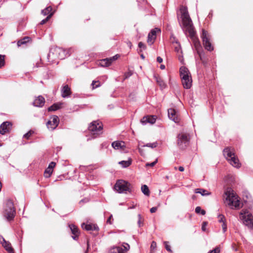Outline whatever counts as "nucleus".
Wrapping results in <instances>:
<instances>
[{"label":"nucleus","mask_w":253,"mask_h":253,"mask_svg":"<svg viewBox=\"0 0 253 253\" xmlns=\"http://www.w3.org/2000/svg\"><path fill=\"white\" fill-rule=\"evenodd\" d=\"M180 11L181 13L182 24L180 25L182 28L184 29L186 32H188L189 36L192 39L195 48L199 55L200 58L202 60L203 50L202 46L199 39L195 37L196 32L193 25L192 21L189 15L186 7L181 6L180 8Z\"/></svg>","instance_id":"1"},{"label":"nucleus","mask_w":253,"mask_h":253,"mask_svg":"<svg viewBox=\"0 0 253 253\" xmlns=\"http://www.w3.org/2000/svg\"><path fill=\"white\" fill-rule=\"evenodd\" d=\"M190 136L185 129L181 130L177 136V144L179 149H185L189 145Z\"/></svg>","instance_id":"2"},{"label":"nucleus","mask_w":253,"mask_h":253,"mask_svg":"<svg viewBox=\"0 0 253 253\" xmlns=\"http://www.w3.org/2000/svg\"><path fill=\"white\" fill-rule=\"evenodd\" d=\"M223 155L227 160L234 167L239 168L241 167L239 159L236 157L233 149L227 147L223 151Z\"/></svg>","instance_id":"3"},{"label":"nucleus","mask_w":253,"mask_h":253,"mask_svg":"<svg viewBox=\"0 0 253 253\" xmlns=\"http://www.w3.org/2000/svg\"><path fill=\"white\" fill-rule=\"evenodd\" d=\"M15 215L14 205L11 200H7L4 205L3 216L7 220H12Z\"/></svg>","instance_id":"4"},{"label":"nucleus","mask_w":253,"mask_h":253,"mask_svg":"<svg viewBox=\"0 0 253 253\" xmlns=\"http://www.w3.org/2000/svg\"><path fill=\"white\" fill-rule=\"evenodd\" d=\"M225 194L227 196L226 201L228 205L231 208H240V201L238 199V196L233 191L230 190H227L225 192Z\"/></svg>","instance_id":"5"},{"label":"nucleus","mask_w":253,"mask_h":253,"mask_svg":"<svg viewBox=\"0 0 253 253\" xmlns=\"http://www.w3.org/2000/svg\"><path fill=\"white\" fill-rule=\"evenodd\" d=\"M114 189L119 193H126L127 192H130V184L122 179L118 180Z\"/></svg>","instance_id":"6"},{"label":"nucleus","mask_w":253,"mask_h":253,"mask_svg":"<svg viewBox=\"0 0 253 253\" xmlns=\"http://www.w3.org/2000/svg\"><path fill=\"white\" fill-rule=\"evenodd\" d=\"M88 130L94 137H96L102 133L103 125L98 121H93L88 126Z\"/></svg>","instance_id":"7"},{"label":"nucleus","mask_w":253,"mask_h":253,"mask_svg":"<svg viewBox=\"0 0 253 253\" xmlns=\"http://www.w3.org/2000/svg\"><path fill=\"white\" fill-rule=\"evenodd\" d=\"M240 218L246 226L253 229V215L251 213L243 210L240 212Z\"/></svg>","instance_id":"8"},{"label":"nucleus","mask_w":253,"mask_h":253,"mask_svg":"<svg viewBox=\"0 0 253 253\" xmlns=\"http://www.w3.org/2000/svg\"><path fill=\"white\" fill-rule=\"evenodd\" d=\"M209 37L208 32L204 29H202L201 38L202 39L203 44L206 49L211 51L213 50V47L211 45Z\"/></svg>","instance_id":"9"},{"label":"nucleus","mask_w":253,"mask_h":253,"mask_svg":"<svg viewBox=\"0 0 253 253\" xmlns=\"http://www.w3.org/2000/svg\"><path fill=\"white\" fill-rule=\"evenodd\" d=\"M66 50L63 48L59 47H53L50 48L48 56H50L52 55L56 54L58 58L62 59L66 57Z\"/></svg>","instance_id":"10"},{"label":"nucleus","mask_w":253,"mask_h":253,"mask_svg":"<svg viewBox=\"0 0 253 253\" xmlns=\"http://www.w3.org/2000/svg\"><path fill=\"white\" fill-rule=\"evenodd\" d=\"M59 119L57 116L53 115L50 117V119L46 123V126L50 130H54L58 126Z\"/></svg>","instance_id":"11"},{"label":"nucleus","mask_w":253,"mask_h":253,"mask_svg":"<svg viewBox=\"0 0 253 253\" xmlns=\"http://www.w3.org/2000/svg\"><path fill=\"white\" fill-rule=\"evenodd\" d=\"M0 243L8 253H14V250L9 241H6L2 236L0 235Z\"/></svg>","instance_id":"12"},{"label":"nucleus","mask_w":253,"mask_h":253,"mask_svg":"<svg viewBox=\"0 0 253 253\" xmlns=\"http://www.w3.org/2000/svg\"><path fill=\"white\" fill-rule=\"evenodd\" d=\"M119 56L118 54H116L112 57L103 59L100 60L99 64L103 67H108L111 65L113 61L117 60Z\"/></svg>","instance_id":"13"},{"label":"nucleus","mask_w":253,"mask_h":253,"mask_svg":"<svg viewBox=\"0 0 253 253\" xmlns=\"http://www.w3.org/2000/svg\"><path fill=\"white\" fill-rule=\"evenodd\" d=\"M168 117L169 118L172 120L175 123L179 122V118H178L177 113L176 111L172 108L168 109Z\"/></svg>","instance_id":"14"},{"label":"nucleus","mask_w":253,"mask_h":253,"mask_svg":"<svg viewBox=\"0 0 253 253\" xmlns=\"http://www.w3.org/2000/svg\"><path fill=\"white\" fill-rule=\"evenodd\" d=\"M11 124L9 122H3L0 126V133L1 134H4L6 132H8L10 129Z\"/></svg>","instance_id":"15"},{"label":"nucleus","mask_w":253,"mask_h":253,"mask_svg":"<svg viewBox=\"0 0 253 253\" xmlns=\"http://www.w3.org/2000/svg\"><path fill=\"white\" fill-rule=\"evenodd\" d=\"M45 103V99L43 97L42 95H39L37 98H36L34 102H33V104L34 106L37 107H42Z\"/></svg>","instance_id":"16"},{"label":"nucleus","mask_w":253,"mask_h":253,"mask_svg":"<svg viewBox=\"0 0 253 253\" xmlns=\"http://www.w3.org/2000/svg\"><path fill=\"white\" fill-rule=\"evenodd\" d=\"M182 85L184 88L189 89L192 86L191 77H182L181 78Z\"/></svg>","instance_id":"17"},{"label":"nucleus","mask_w":253,"mask_h":253,"mask_svg":"<svg viewBox=\"0 0 253 253\" xmlns=\"http://www.w3.org/2000/svg\"><path fill=\"white\" fill-rule=\"evenodd\" d=\"M82 227L83 229L88 231H98L99 230L98 227L95 224H85L83 223L82 224Z\"/></svg>","instance_id":"18"},{"label":"nucleus","mask_w":253,"mask_h":253,"mask_svg":"<svg viewBox=\"0 0 253 253\" xmlns=\"http://www.w3.org/2000/svg\"><path fill=\"white\" fill-rule=\"evenodd\" d=\"M156 120V116L144 117L141 120V123L142 125H146L147 123L153 124L155 123Z\"/></svg>","instance_id":"19"},{"label":"nucleus","mask_w":253,"mask_h":253,"mask_svg":"<svg viewBox=\"0 0 253 253\" xmlns=\"http://www.w3.org/2000/svg\"><path fill=\"white\" fill-rule=\"evenodd\" d=\"M112 146L115 149L124 150L125 143L124 141H116L112 142Z\"/></svg>","instance_id":"20"},{"label":"nucleus","mask_w":253,"mask_h":253,"mask_svg":"<svg viewBox=\"0 0 253 253\" xmlns=\"http://www.w3.org/2000/svg\"><path fill=\"white\" fill-rule=\"evenodd\" d=\"M69 227L70 228L72 234L73 235L72 236L73 239L74 240H76L78 238L79 235L78 228L74 224L69 225Z\"/></svg>","instance_id":"21"},{"label":"nucleus","mask_w":253,"mask_h":253,"mask_svg":"<svg viewBox=\"0 0 253 253\" xmlns=\"http://www.w3.org/2000/svg\"><path fill=\"white\" fill-rule=\"evenodd\" d=\"M179 73L181 78H182V77H188L191 76L188 68L185 66H182L180 68Z\"/></svg>","instance_id":"22"},{"label":"nucleus","mask_w":253,"mask_h":253,"mask_svg":"<svg viewBox=\"0 0 253 253\" xmlns=\"http://www.w3.org/2000/svg\"><path fill=\"white\" fill-rule=\"evenodd\" d=\"M175 51L177 52L179 60L182 62L183 60L182 54V51L181 49V45L180 43L176 44V46H174Z\"/></svg>","instance_id":"23"},{"label":"nucleus","mask_w":253,"mask_h":253,"mask_svg":"<svg viewBox=\"0 0 253 253\" xmlns=\"http://www.w3.org/2000/svg\"><path fill=\"white\" fill-rule=\"evenodd\" d=\"M71 94L70 88L68 85H64L62 89V96L64 98L68 97Z\"/></svg>","instance_id":"24"},{"label":"nucleus","mask_w":253,"mask_h":253,"mask_svg":"<svg viewBox=\"0 0 253 253\" xmlns=\"http://www.w3.org/2000/svg\"><path fill=\"white\" fill-rule=\"evenodd\" d=\"M109 253H125L124 250L122 247H115L112 248Z\"/></svg>","instance_id":"25"},{"label":"nucleus","mask_w":253,"mask_h":253,"mask_svg":"<svg viewBox=\"0 0 253 253\" xmlns=\"http://www.w3.org/2000/svg\"><path fill=\"white\" fill-rule=\"evenodd\" d=\"M195 192L196 193H199L201 194L202 196H208L211 195V193L207 190L202 188H197L195 189Z\"/></svg>","instance_id":"26"},{"label":"nucleus","mask_w":253,"mask_h":253,"mask_svg":"<svg viewBox=\"0 0 253 253\" xmlns=\"http://www.w3.org/2000/svg\"><path fill=\"white\" fill-rule=\"evenodd\" d=\"M62 105V103H54L48 108V111H55L59 109Z\"/></svg>","instance_id":"27"},{"label":"nucleus","mask_w":253,"mask_h":253,"mask_svg":"<svg viewBox=\"0 0 253 253\" xmlns=\"http://www.w3.org/2000/svg\"><path fill=\"white\" fill-rule=\"evenodd\" d=\"M119 164L121 165L123 168H126L129 167L131 164V159H129L127 161H122L119 162Z\"/></svg>","instance_id":"28"},{"label":"nucleus","mask_w":253,"mask_h":253,"mask_svg":"<svg viewBox=\"0 0 253 253\" xmlns=\"http://www.w3.org/2000/svg\"><path fill=\"white\" fill-rule=\"evenodd\" d=\"M142 192L146 196L150 195V191L148 187L146 185H143L141 186Z\"/></svg>","instance_id":"29"},{"label":"nucleus","mask_w":253,"mask_h":253,"mask_svg":"<svg viewBox=\"0 0 253 253\" xmlns=\"http://www.w3.org/2000/svg\"><path fill=\"white\" fill-rule=\"evenodd\" d=\"M156 38L151 35L150 34H148V39H147V42L149 44L152 45L155 42Z\"/></svg>","instance_id":"30"},{"label":"nucleus","mask_w":253,"mask_h":253,"mask_svg":"<svg viewBox=\"0 0 253 253\" xmlns=\"http://www.w3.org/2000/svg\"><path fill=\"white\" fill-rule=\"evenodd\" d=\"M52 9V8L50 6H48V7H46L45 8H44V9L42 10V14L44 16L47 15H48L50 13H52L51 12Z\"/></svg>","instance_id":"31"},{"label":"nucleus","mask_w":253,"mask_h":253,"mask_svg":"<svg viewBox=\"0 0 253 253\" xmlns=\"http://www.w3.org/2000/svg\"><path fill=\"white\" fill-rule=\"evenodd\" d=\"M30 40V38L28 37H25L22 40L19 41L17 42V45L20 46L22 44H26Z\"/></svg>","instance_id":"32"},{"label":"nucleus","mask_w":253,"mask_h":253,"mask_svg":"<svg viewBox=\"0 0 253 253\" xmlns=\"http://www.w3.org/2000/svg\"><path fill=\"white\" fill-rule=\"evenodd\" d=\"M161 30L160 28H155L153 29H152L151 30L150 32L149 33V34L155 36L156 38L157 34H160L161 33Z\"/></svg>","instance_id":"33"},{"label":"nucleus","mask_w":253,"mask_h":253,"mask_svg":"<svg viewBox=\"0 0 253 253\" xmlns=\"http://www.w3.org/2000/svg\"><path fill=\"white\" fill-rule=\"evenodd\" d=\"M53 171V169L49 168L48 167L45 170L44 172V175L45 177L48 178L52 174Z\"/></svg>","instance_id":"34"},{"label":"nucleus","mask_w":253,"mask_h":253,"mask_svg":"<svg viewBox=\"0 0 253 253\" xmlns=\"http://www.w3.org/2000/svg\"><path fill=\"white\" fill-rule=\"evenodd\" d=\"M195 212L198 213H201L202 215H205L206 214V211L204 210H202L200 207H197L195 209Z\"/></svg>","instance_id":"35"},{"label":"nucleus","mask_w":253,"mask_h":253,"mask_svg":"<svg viewBox=\"0 0 253 253\" xmlns=\"http://www.w3.org/2000/svg\"><path fill=\"white\" fill-rule=\"evenodd\" d=\"M157 146V142H153V143H148L146 144V145L142 146V147H150L151 148H154L156 147Z\"/></svg>","instance_id":"36"},{"label":"nucleus","mask_w":253,"mask_h":253,"mask_svg":"<svg viewBox=\"0 0 253 253\" xmlns=\"http://www.w3.org/2000/svg\"><path fill=\"white\" fill-rule=\"evenodd\" d=\"M53 13H50L47 16V17L45 19H43L41 21V22H40V24L43 25V24H45L51 18V17L53 15Z\"/></svg>","instance_id":"37"},{"label":"nucleus","mask_w":253,"mask_h":253,"mask_svg":"<svg viewBox=\"0 0 253 253\" xmlns=\"http://www.w3.org/2000/svg\"><path fill=\"white\" fill-rule=\"evenodd\" d=\"M157 82L159 84V85L161 86L162 88H165L166 84L164 83V82L161 80L160 79H157Z\"/></svg>","instance_id":"38"},{"label":"nucleus","mask_w":253,"mask_h":253,"mask_svg":"<svg viewBox=\"0 0 253 253\" xmlns=\"http://www.w3.org/2000/svg\"><path fill=\"white\" fill-rule=\"evenodd\" d=\"M225 217L222 214H219L218 215V221L219 222L223 223L225 222Z\"/></svg>","instance_id":"39"},{"label":"nucleus","mask_w":253,"mask_h":253,"mask_svg":"<svg viewBox=\"0 0 253 253\" xmlns=\"http://www.w3.org/2000/svg\"><path fill=\"white\" fill-rule=\"evenodd\" d=\"M170 41L173 44L176 43L177 44L178 43H179L177 39L173 35H171L170 36Z\"/></svg>","instance_id":"40"},{"label":"nucleus","mask_w":253,"mask_h":253,"mask_svg":"<svg viewBox=\"0 0 253 253\" xmlns=\"http://www.w3.org/2000/svg\"><path fill=\"white\" fill-rule=\"evenodd\" d=\"M164 244L165 245V248L169 252H172V251L170 249V246L169 245V242H167V241H165L164 242Z\"/></svg>","instance_id":"41"},{"label":"nucleus","mask_w":253,"mask_h":253,"mask_svg":"<svg viewBox=\"0 0 253 253\" xmlns=\"http://www.w3.org/2000/svg\"><path fill=\"white\" fill-rule=\"evenodd\" d=\"M138 47L141 49L140 51H142V50H145L146 48V45L142 42L138 43Z\"/></svg>","instance_id":"42"},{"label":"nucleus","mask_w":253,"mask_h":253,"mask_svg":"<svg viewBox=\"0 0 253 253\" xmlns=\"http://www.w3.org/2000/svg\"><path fill=\"white\" fill-rule=\"evenodd\" d=\"M4 65V56L0 55V68Z\"/></svg>","instance_id":"43"},{"label":"nucleus","mask_w":253,"mask_h":253,"mask_svg":"<svg viewBox=\"0 0 253 253\" xmlns=\"http://www.w3.org/2000/svg\"><path fill=\"white\" fill-rule=\"evenodd\" d=\"M91 85L92 86L93 88H97V87H99L100 85L98 81H93L91 84Z\"/></svg>","instance_id":"44"},{"label":"nucleus","mask_w":253,"mask_h":253,"mask_svg":"<svg viewBox=\"0 0 253 253\" xmlns=\"http://www.w3.org/2000/svg\"><path fill=\"white\" fill-rule=\"evenodd\" d=\"M89 201V199L87 198H85L84 199H82L80 202H79V204L81 205V206H83L84 203H87Z\"/></svg>","instance_id":"45"},{"label":"nucleus","mask_w":253,"mask_h":253,"mask_svg":"<svg viewBox=\"0 0 253 253\" xmlns=\"http://www.w3.org/2000/svg\"><path fill=\"white\" fill-rule=\"evenodd\" d=\"M220 252V249L218 247L213 250L210 251L208 253H219Z\"/></svg>","instance_id":"46"},{"label":"nucleus","mask_w":253,"mask_h":253,"mask_svg":"<svg viewBox=\"0 0 253 253\" xmlns=\"http://www.w3.org/2000/svg\"><path fill=\"white\" fill-rule=\"evenodd\" d=\"M32 132L31 131H28L27 133H25L23 135V138H25L26 139H29V137L31 136Z\"/></svg>","instance_id":"47"},{"label":"nucleus","mask_w":253,"mask_h":253,"mask_svg":"<svg viewBox=\"0 0 253 253\" xmlns=\"http://www.w3.org/2000/svg\"><path fill=\"white\" fill-rule=\"evenodd\" d=\"M132 75V72L131 71H129L125 73V79H127L130 77Z\"/></svg>","instance_id":"48"},{"label":"nucleus","mask_w":253,"mask_h":253,"mask_svg":"<svg viewBox=\"0 0 253 253\" xmlns=\"http://www.w3.org/2000/svg\"><path fill=\"white\" fill-rule=\"evenodd\" d=\"M109 146V144L107 142H103L101 144V149H103V148H107Z\"/></svg>","instance_id":"49"},{"label":"nucleus","mask_w":253,"mask_h":253,"mask_svg":"<svg viewBox=\"0 0 253 253\" xmlns=\"http://www.w3.org/2000/svg\"><path fill=\"white\" fill-rule=\"evenodd\" d=\"M157 160H156L155 161H154L152 163H147L146 164V166H150V167H153L157 163Z\"/></svg>","instance_id":"50"},{"label":"nucleus","mask_w":253,"mask_h":253,"mask_svg":"<svg viewBox=\"0 0 253 253\" xmlns=\"http://www.w3.org/2000/svg\"><path fill=\"white\" fill-rule=\"evenodd\" d=\"M221 226L222 228L223 232H225L227 230V226H226V224L225 222L223 223H222Z\"/></svg>","instance_id":"51"},{"label":"nucleus","mask_w":253,"mask_h":253,"mask_svg":"<svg viewBox=\"0 0 253 253\" xmlns=\"http://www.w3.org/2000/svg\"><path fill=\"white\" fill-rule=\"evenodd\" d=\"M55 165H56L55 163L52 162L49 164V166L48 167L49 168L53 169V168L55 166Z\"/></svg>","instance_id":"52"},{"label":"nucleus","mask_w":253,"mask_h":253,"mask_svg":"<svg viewBox=\"0 0 253 253\" xmlns=\"http://www.w3.org/2000/svg\"><path fill=\"white\" fill-rule=\"evenodd\" d=\"M156 247V243L155 241H153L151 245V249L154 250Z\"/></svg>","instance_id":"53"},{"label":"nucleus","mask_w":253,"mask_h":253,"mask_svg":"<svg viewBox=\"0 0 253 253\" xmlns=\"http://www.w3.org/2000/svg\"><path fill=\"white\" fill-rule=\"evenodd\" d=\"M123 247L125 249L124 251H127L129 249V245L127 243H124V245H123Z\"/></svg>","instance_id":"54"},{"label":"nucleus","mask_w":253,"mask_h":253,"mask_svg":"<svg viewBox=\"0 0 253 253\" xmlns=\"http://www.w3.org/2000/svg\"><path fill=\"white\" fill-rule=\"evenodd\" d=\"M112 217H113V215H112V214H111L110 216H109V217L107 220V223H109L110 224H112V222L111 221V219H112Z\"/></svg>","instance_id":"55"},{"label":"nucleus","mask_w":253,"mask_h":253,"mask_svg":"<svg viewBox=\"0 0 253 253\" xmlns=\"http://www.w3.org/2000/svg\"><path fill=\"white\" fill-rule=\"evenodd\" d=\"M157 210V207H152V208H151L150 211L151 213H154Z\"/></svg>","instance_id":"56"},{"label":"nucleus","mask_w":253,"mask_h":253,"mask_svg":"<svg viewBox=\"0 0 253 253\" xmlns=\"http://www.w3.org/2000/svg\"><path fill=\"white\" fill-rule=\"evenodd\" d=\"M207 223L206 222H204L203 223L202 229L203 231H205L206 230V226H207Z\"/></svg>","instance_id":"57"},{"label":"nucleus","mask_w":253,"mask_h":253,"mask_svg":"<svg viewBox=\"0 0 253 253\" xmlns=\"http://www.w3.org/2000/svg\"><path fill=\"white\" fill-rule=\"evenodd\" d=\"M137 224L139 227H141L143 225V219L142 220H138Z\"/></svg>","instance_id":"58"},{"label":"nucleus","mask_w":253,"mask_h":253,"mask_svg":"<svg viewBox=\"0 0 253 253\" xmlns=\"http://www.w3.org/2000/svg\"><path fill=\"white\" fill-rule=\"evenodd\" d=\"M157 60L159 63H162L163 62V59L160 56L157 57Z\"/></svg>","instance_id":"59"},{"label":"nucleus","mask_w":253,"mask_h":253,"mask_svg":"<svg viewBox=\"0 0 253 253\" xmlns=\"http://www.w3.org/2000/svg\"><path fill=\"white\" fill-rule=\"evenodd\" d=\"M178 169L180 171H183L184 170V169L183 167L180 166L178 168Z\"/></svg>","instance_id":"60"},{"label":"nucleus","mask_w":253,"mask_h":253,"mask_svg":"<svg viewBox=\"0 0 253 253\" xmlns=\"http://www.w3.org/2000/svg\"><path fill=\"white\" fill-rule=\"evenodd\" d=\"M138 150H139V152L141 154V155H143V150H142V149L141 148H139Z\"/></svg>","instance_id":"61"},{"label":"nucleus","mask_w":253,"mask_h":253,"mask_svg":"<svg viewBox=\"0 0 253 253\" xmlns=\"http://www.w3.org/2000/svg\"><path fill=\"white\" fill-rule=\"evenodd\" d=\"M160 68H161V69H162V70H164V69H165V66L164 65L162 64V65H161V66H160Z\"/></svg>","instance_id":"62"},{"label":"nucleus","mask_w":253,"mask_h":253,"mask_svg":"<svg viewBox=\"0 0 253 253\" xmlns=\"http://www.w3.org/2000/svg\"><path fill=\"white\" fill-rule=\"evenodd\" d=\"M135 207H136V205H133L132 206H131V207L128 208V210L134 209Z\"/></svg>","instance_id":"63"},{"label":"nucleus","mask_w":253,"mask_h":253,"mask_svg":"<svg viewBox=\"0 0 253 253\" xmlns=\"http://www.w3.org/2000/svg\"><path fill=\"white\" fill-rule=\"evenodd\" d=\"M138 220H142V217L140 214H138Z\"/></svg>","instance_id":"64"}]
</instances>
